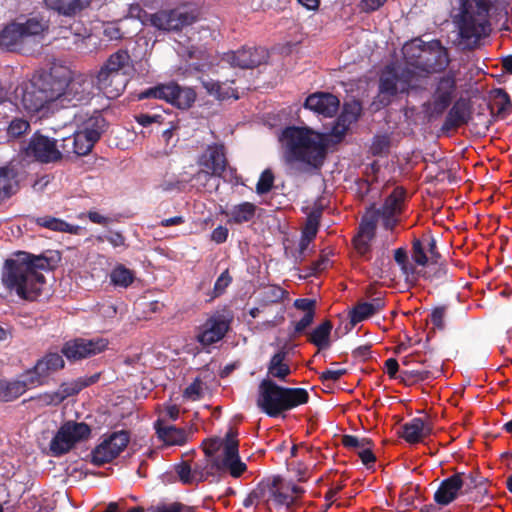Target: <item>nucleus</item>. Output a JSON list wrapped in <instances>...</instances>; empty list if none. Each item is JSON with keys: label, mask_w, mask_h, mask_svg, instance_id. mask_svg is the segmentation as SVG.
<instances>
[{"label": "nucleus", "mask_w": 512, "mask_h": 512, "mask_svg": "<svg viewBox=\"0 0 512 512\" xmlns=\"http://www.w3.org/2000/svg\"><path fill=\"white\" fill-rule=\"evenodd\" d=\"M406 67L388 66L380 79V93L389 96L406 92L418 86V77L422 73L444 70L449 64L446 48L440 41L434 40L422 46L415 40L403 46Z\"/></svg>", "instance_id": "obj_1"}, {"label": "nucleus", "mask_w": 512, "mask_h": 512, "mask_svg": "<svg viewBox=\"0 0 512 512\" xmlns=\"http://www.w3.org/2000/svg\"><path fill=\"white\" fill-rule=\"evenodd\" d=\"M47 258L18 252L5 261L1 281L9 292L25 300H35L45 286L43 271H48Z\"/></svg>", "instance_id": "obj_2"}, {"label": "nucleus", "mask_w": 512, "mask_h": 512, "mask_svg": "<svg viewBox=\"0 0 512 512\" xmlns=\"http://www.w3.org/2000/svg\"><path fill=\"white\" fill-rule=\"evenodd\" d=\"M279 141L287 163L299 162L308 168L322 165L327 146L322 134L308 128L287 127L280 134Z\"/></svg>", "instance_id": "obj_3"}, {"label": "nucleus", "mask_w": 512, "mask_h": 512, "mask_svg": "<svg viewBox=\"0 0 512 512\" xmlns=\"http://www.w3.org/2000/svg\"><path fill=\"white\" fill-rule=\"evenodd\" d=\"M489 10L488 0H460L459 11L453 16V23L466 47H474L480 39L489 35Z\"/></svg>", "instance_id": "obj_4"}, {"label": "nucleus", "mask_w": 512, "mask_h": 512, "mask_svg": "<svg viewBox=\"0 0 512 512\" xmlns=\"http://www.w3.org/2000/svg\"><path fill=\"white\" fill-rule=\"evenodd\" d=\"M309 401V394L303 388H286L277 385L271 379H263L258 386L256 404L270 417H276L284 411L294 409Z\"/></svg>", "instance_id": "obj_5"}, {"label": "nucleus", "mask_w": 512, "mask_h": 512, "mask_svg": "<svg viewBox=\"0 0 512 512\" xmlns=\"http://www.w3.org/2000/svg\"><path fill=\"white\" fill-rule=\"evenodd\" d=\"M236 437L237 433L231 429L226 434L223 443L219 439L204 442V452L207 459L213 456L223 445V459L217 467L227 469L233 477H239L246 470V465L238 455V440Z\"/></svg>", "instance_id": "obj_6"}, {"label": "nucleus", "mask_w": 512, "mask_h": 512, "mask_svg": "<svg viewBox=\"0 0 512 512\" xmlns=\"http://www.w3.org/2000/svg\"><path fill=\"white\" fill-rule=\"evenodd\" d=\"M91 436V428L84 422L69 420L63 423L52 438L49 449L53 456L68 453L76 445L87 441Z\"/></svg>", "instance_id": "obj_7"}, {"label": "nucleus", "mask_w": 512, "mask_h": 512, "mask_svg": "<svg viewBox=\"0 0 512 512\" xmlns=\"http://www.w3.org/2000/svg\"><path fill=\"white\" fill-rule=\"evenodd\" d=\"M199 19L196 8L179 6L175 8L161 9L152 14L150 26L159 31L177 32L194 24Z\"/></svg>", "instance_id": "obj_8"}, {"label": "nucleus", "mask_w": 512, "mask_h": 512, "mask_svg": "<svg viewBox=\"0 0 512 512\" xmlns=\"http://www.w3.org/2000/svg\"><path fill=\"white\" fill-rule=\"evenodd\" d=\"M48 30V23L33 17L25 22H11L0 32V47L14 50L25 39L43 35Z\"/></svg>", "instance_id": "obj_9"}, {"label": "nucleus", "mask_w": 512, "mask_h": 512, "mask_svg": "<svg viewBox=\"0 0 512 512\" xmlns=\"http://www.w3.org/2000/svg\"><path fill=\"white\" fill-rule=\"evenodd\" d=\"M140 99L155 98L164 100L180 109H188L196 100V93L188 87H180L176 82L159 84L141 92Z\"/></svg>", "instance_id": "obj_10"}, {"label": "nucleus", "mask_w": 512, "mask_h": 512, "mask_svg": "<svg viewBox=\"0 0 512 512\" xmlns=\"http://www.w3.org/2000/svg\"><path fill=\"white\" fill-rule=\"evenodd\" d=\"M23 153L27 158L44 164L55 163L61 160L57 141L40 132H35L31 136L27 145L23 148Z\"/></svg>", "instance_id": "obj_11"}, {"label": "nucleus", "mask_w": 512, "mask_h": 512, "mask_svg": "<svg viewBox=\"0 0 512 512\" xmlns=\"http://www.w3.org/2000/svg\"><path fill=\"white\" fill-rule=\"evenodd\" d=\"M106 128L105 119L101 115L88 118L81 128L73 134L74 144L77 148V156L90 153L95 143L100 139Z\"/></svg>", "instance_id": "obj_12"}, {"label": "nucleus", "mask_w": 512, "mask_h": 512, "mask_svg": "<svg viewBox=\"0 0 512 512\" xmlns=\"http://www.w3.org/2000/svg\"><path fill=\"white\" fill-rule=\"evenodd\" d=\"M71 80V70L62 65H54L49 74L38 82L48 96L50 102L60 100L66 102L68 82Z\"/></svg>", "instance_id": "obj_13"}, {"label": "nucleus", "mask_w": 512, "mask_h": 512, "mask_svg": "<svg viewBox=\"0 0 512 512\" xmlns=\"http://www.w3.org/2000/svg\"><path fill=\"white\" fill-rule=\"evenodd\" d=\"M15 94L19 101L14 103L16 110H23L29 114L37 113L50 102L38 80L21 85L16 89Z\"/></svg>", "instance_id": "obj_14"}, {"label": "nucleus", "mask_w": 512, "mask_h": 512, "mask_svg": "<svg viewBox=\"0 0 512 512\" xmlns=\"http://www.w3.org/2000/svg\"><path fill=\"white\" fill-rule=\"evenodd\" d=\"M474 484L471 474L456 473L443 480L434 494L437 504L446 506L453 502L461 492L462 488L470 489Z\"/></svg>", "instance_id": "obj_15"}, {"label": "nucleus", "mask_w": 512, "mask_h": 512, "mask_svg": "<svg viewBox=\"0 0 512 512\" xmlns=\"http://www.w3.org/2000/svg\"><path fill=\"white\" fill-rule=\"evenodd\" d=\"M108 341L104 338L85 339L78 338L66 342L62 353L68 360H81L97 355L106 350Z\"/></svg>", "instance_id": "obj_16"}, {"label": "nucleus", "mask_w": 512, "mask_h": 512, "mask_svg": "<svg viewBox=\"0 0 512 512\" xmlns=\"http://www.w3.org/2000/svg\"><path fill=\"white\" fill-rule=\"evenodd\" d=\"M128 442V434L124 431L111 434L93 450L92 462L96 465H102L112 461L123 451Z\"/></svg>", "instance_id": "obj_17"}, {"label": "nucleus", "mask_w": 512, "mask_h": 512, "mask_svg": "<svg viewBox=\"0 0 512 512\" xmlns=\"http://www.w3.org/2000/svg\"><path fill=\"white\" fill-rule=\"evenodd\" d=\"M304 493L303 488L290 482H283L281 479H274L269 488L268 503L276 507L285 506L289 509L296 504Z\"/></svg>", "instance_id": "obj_18"}, {"label": "nucleus", "mask_w": 512, "mask_h": 512, "mask_svg": "<svg viewBox=\"0 0 512 512\" xmlns=\"http://www.w3.org/2000/svg\"><path fill=\"white\" fill-rule=\"evenodd\" d=\"M200 174L220 177L227 168V159L223 145H210L199 157Z\"/></svg>", "instance_id": "obj_19"}, {"label": "nucleus", "mask_w": 512, "mask_h": 512, "mask_svg": "<svg viewBox=\"0 0 512 512\" xmlns=\"http://www.w3.org/2000/svg\"><path fill=\"white\" fill-rule=\"evenodd\" d=\"M64 360L58 353H48L37 361L32 370L27 371L29 381L34 385L47 383L49 376L64 367Z\"/></svg>", "instance_id": "obj_20"}, {"label": "nucleus", "mask_w": 512, "mask_h": 512, "mask_svg": "<svg viewBox=\"0 0 512 512\" xmlns=\"http://www.w3.org/2000/svg\"><path fill=\"white\" fill-rule=\"evenodd\" d=\"M128 82L127 77L121 73L111 72L101 67L95 76V86L108 98L118 97L125 89Z\"/></svg>", "instance_id": "obj_21"}, {"label": "nucleus", "mask_w": 512, "mask_h": 512, "mask_svg": "<svg viewBox=\"0 0 512 512\" xmlns=\"http://www.w3.org/2000/svg\"><path fill=\"white\" fill-rule=\"evenodd\" d=\"M229 329V321L223 315H214L201 325L197 334V340L203 346H208L220 341Z\"/></svg>", "instance_id": "obj_22"}, {"label": "nucleus", "mask_w": 512, "mask_h": 512, "mask_svg": "<svg viewBox=\"0 0 512 512\" xmlns=\"http://www.w3.org/2000/svg\"><path fill=\"white\" fill-rule=\"evenodd\" d=\"M265 51L262 48H242L236 52L226 53L223 61L233 67L251 69L260 65L265 59Z\"/></svg>", "instance_id": "obj_23"}, {"label": "nucleus", "mask_w": 512, "mask_h": 512, "mask_svg": "<svg viewBox=\"0 0 512 512\" xmlns=\"http://www.w3.org/2000/svg\"><path fill=\"white\" fill-rule=\"evenodd\" d=\"M339 106L340 101L336 96L324 92L311 94L305 101L307 109L323 117L334 116L338 112Z\"/></svg>", "instance_id": "obj_24"}, {"label": "nucleus", "mask_w": 512, "mask_h": 512, "mask_svg": "<svg viewBox=\"0 0 512 512\" xmlns=\"http://www.w3.org/2000/svg\"><path fill=\"white\" fill-rule=\"evenodd\" d=\"M405 193L402 188H395L393 192L386 198L381 210L375 214L382 218L386 228H392L397 222V215L401 213Z\"/></svg>", "instance_id": "obj_25"}, {"label": "nucleus", "mask_w": 512, "mask_h": 512, "mask_svg": "<svg viewBox=\"0 0 512 512\" xmlns=\"http://www.w3.org/2000/svg\"><path fill=\"white\" fill-rule=\"evenodd\" d=\"M92 87V80L81 74L74 75L71 71V80L68 82L66 102L76 105L77 103L88 100L92 94Z\"/></svg>", "instance_id": "obj_26"}, {"label": "nucleus", "mask_w": 512, "mask_h": 512, "mask_svg": "<svg viewBox=\"0 0 512 512\" xmlns=\"http://www.w3.org/2000/svg\"><path fill=\"white\" fill-rule=\"evenodd\" d=\"M361 107L357 102L346 103L336 123L332 127L331 137L341 140L348 131L351 124L357 121Z\"/></svg>", "instance_id": "obj_27"}, {"label": "nucleus", "mask_w": 512, "mask_h": 512, "mask_svg": "<svg viewBox=\"0 0 512 512\" xmlns=\"http://www.w3.org/2000/svg\"><path fill=\"white\" fill-rule=\"evenodd\" d=\"M431 433L432 425L428 420L423 418H413L402 426L401 436L406 442L415 444L422 442Z\"/></svg>", "instance_id": "obj_28"}, {"label": "nucleus", "mask_w": 512, "mask_h": 512, "mask_svg": "<svg viewBox=\"0 0 512 512\" xmlns=\"http://www.w3.org/2000/svg\"><path fill=\"white\" fill-rule=\"evenodd\" d=\"M155 428L159 439L168 446L184 445L189 437V433L183 429L172 425L155 423Z\"/></svg>", "instance_id": "obj_29"}, {"label": "nucleus", "mask_w": 512, "mask_h": 512, "mask_svg": "<svg viewBox=\"0 0 512 512\" xmlns=\"http://www.w3.org/2000/svg\"><path fill=\"white\" fill-rule=\"evenodd\" d=\"M44 2L59 14L72 17L88 7L91 0H44Z\"/></svg>", "instance_id": "obj_30"}, {"label": "nucleus", "mask_w": 512, "mask_h": 512, "mask_svg": "<svg viewBox=\"0 0 512 512\" xmlns=\"http://www.w3.org/2000/svg\"><path fill=\"white\" fill-rule=\"evenodd\" d=\"M102 67L114 73H121L123 77H127L133 64L128 51L120 49L111 54Z\"/></svg>", "instance_id": "obj_31"}, {"label": "nucleus", "mask_w": 512, "mask_h": 512, "mask_svg": "<svg viewBox=\"0 0 512 512\" xmlns=\"http://www.w3.org/2000/svg\"><path fill=\"white\" fill-rule=\"evenodd\" d=\"M291 374V369L287 361V354L284 351L275 353L267 366V379L275 378L284 381Z\"/></svg>", "instance_id": "obj_32"}, {"label": "nucleus", "mask_w": 512, "mask_h": 512, "mask_svg": "<svg viewBox=\"0 0 512 512\" xmlns=\"http://www.w3.org/2000/svg\"><path fill=\"white\" fill-rule=\"evenodd\" d=\"M256 205L251 202H243L232 206L229 210L223 213L227 217V222L230 224H242L251 221L256 213Z\"/></svg>", "instance_id": "obj_33"}, {"label": "nucleus", "mask_w": 512, "mask_h": 512, "mask_svg": "<svg viewBox=\"0 0 512 512\" xmlns=\"http://www.w3.org/2000/svg\"><path fill=\"white\" fill-rule=\"evenodd\" d=\"M202 85L207 93L219 100L238 99L237 91L228 83H220L212 79L202 80Z\"/></svg>", "instance_id": "obj_34"}, {"label": "nucleus", "mask_w": 512, "mask_h": 512, "mask_svg": "<svg viewBox=\"0 0 512 512\" xmlns=\"http://www.w3.org/2000/svg\"><path fill=\"white\" fill-rule=\"evenodd\" d=\"M109 279L113 286L127 288L134 282L135 272L123 264H117L110 271Z\"/></svg>", "instance_id": "obj_35"}, {"label": "nucleus", "mask_w": 512, "mask_h": 512, "mask_svg": "<svg viewBox=\"0 0 512 512\" xmlns=\"http://www.w3.org/2000/svg\"><path fill=\"white\" fill-rule=\"evenodd\" d=\"M37 385L31 384L29 381V374L26 372L24 380L14 381L6 384L5 388L0 394L4 401H11L21 396L27 389L36 387Z\"/></svg>", "instance_id": "obj_36"}, {"label": "nucleus", "mask_w": 512, "mask_h": 512, "mask_svg": "<svg viewBox=\"0 0 512 512\" xmlns=\"http://www.w3.org/2000/svg\"><path fill=\"white\" fill-rule=\"evenodd\" d=\"M179 479L185 484H194L205 480L206 472L193 470L192 464L183 462L176 467Z\"/></svg>", "instance_id": "obj_37"}, {"label": "nucleus", "mask_w": 512, "mask_h": 512, "mask_svg": "<svg viewBox=\"0 0 512 512\" xmlns=\"http://www.w3.org/2000/svg\"><path fill=\"white\" fill-rule=\"evenodd\" d=\"M37 224L44 228L53 230V231L67 232L70 234H75L78 229V227L73 226V225L65 222L64 220L50 217V216H44V217L38 218Z\"/></svg>", "instance_id": "obj_38"}, {"label": "nucleus", "mask_w": 512, "mask_h": 512, "mask_svg": "<svg viewBox=\"0 0 512 512\" xmlns=\"http://www.w3.org/2000/svg\"><path fill=\"white\" fill-rule=\"evenodd\" d=\"M332 330L330 321H325L316 327L310 334V341L319 349L327 348L330 344L329 337Z\"/></svg>", "instance_id": "obj_39"}, {"label": "nucleus", "mask_w": 512, "mask_h": 512, "mask_svg": "<svg viewBox=\"0 0 512 512\" xmlns=\"http://www.w3.org/2000/svg\"><path fill=\"white\" fill-rule=\"evenodd\" d=\"M381 307L382 305L379 301L375 303L365 302L358 304L351 312L352 323L355 324L361 322L364 319L374 315L381 309Z\"/></svg>", "instance_id": "obj_40"}, {"label": "nucleus", "mask_w": 512, "mask_h": 512, "mask_svg": "<svg viewBox=\"0 0 512 512\" xmlns=\"http://www.w3.org/2000/svg\"><path fill=\"white\" fill-rule=\"evenodd\" d=\"M29 121L23 118H14L6 129V134L9 140H17L30 131Z\"/></svg>", "instance_id": "obj_41"}, {"label": "nucleus", "mask_w": 512, "mask_h": 512, "mask_svg": "<svg viewBox=\"0 0 512 512\" xmlns=\"http://www.w3.org/2000/svg\"><path fill=\"white\" fill-rule=\"evenodd\" d=\"M511 108V101L507 93L502 90L496 91L493 101L492 110L502 117H505Z\"/></svg>", "instance_id": "obj_42"}, {"label": "nucleus", "mask_w": 512, "mask_h": 512, "mask_svg": "<svg viewBox=\"0 0 512 512\" xmlns=\"http://www.w3.org/2000/svg\"><path fill=\"white\" fill-rule=\"evenodd\" d=\"M15 183L14 176L9 170L0 169V200L13 193Z\"/></svg>", "instance_id": "obj_43"}, {"label": "nucleus", "mask_w": 512, "mask_h": 512, "mask_svg": "<svg viewBox=\"0 0 512 512\" xmlns=\"http://www.w3.org/2000/svg\"><path fill=\"white\" fill-rule=\"evenodd\" d=\"M285 296V290L279 286L270 285L265 287L261 292V301L264 305L278 303Z\"/></svg>", "instance_id": "obj_44"}, {"label": "nucleus", "mask_w": 512, "mask_h": 512, "mask_svg": "<svg viewBox=\"0 0 512 512\" xmlns=\"http://www.w3.org/2000/svg\"><path fill=\"white\" fill-rule=\"evenodd\" d=\"M86 385L87 383L81 380L62 383L56 392L61 402H63L66 398L78 394Z\"/></svg>", "instance_id": "obj_45"}, {"label": "nucleus", "mask_w": 512, "mask_h": 512, "mask_svg": "<svg viewBox=\"0 0 512 512\" xmlns=\"http://www.w3.org/2000/svg\"><path fill=\"white\" fill-rule=\"evenodd\" d=\"M274 179V174L270 169L264 170L257 182L256 192L260 195L268 193L273 187Z\"/></svg>", "instance_id": "obj_46"}, {"label": "nucleus", "mask_w": 512, "mask_h": 512, "mask_svg": "<svg viewBox=\"0 0 512 512\" xmlns=\"http://www.w3.org/2000/svg\"><path fill=\"white\" fill-rule=\"evenodd\" d=\"M454 86H455V81L452 76L443 77L440 80V82L438 84L437 91L439 93V98L442 102H444V103L448 102L451 92L454 89Z\"/></svg>", "instance_id": "obj_47"}, {"label": "nucleus", "mask_w": 512, "mask_h": 512, "mask_svg": "<svg viewBox=\"0 0 512 512\" xmlns=\"http://www.w3.org/2000/svg\"><path fill=\"white\" fill-rule=\"evenodd\" d=\"M127 18L139 20L142 25H150L152 14L147 13L139 4H132L128 9Z\"/></svg>", "instance_id": "obj_48"}, {"label": "nucleus", "mask_w": 512, "mask_h": 512, "mask_svg": "<svg viewBox=\"0 0 512 512\" xmlns=\"http://www.w3.org/2000/svg\"><path fill=\"white\" fill-rule=\"evenodd\" d=\"M342 443L345 447L355 449L357 452L364 449L366 446H371V440L368 438H358L353 435H345L342 438Z\"/></svg>", "instance_id": "obj_49"}, {"label": "nucleus", "mask_w": 512, "mask_h": 512, "mask_svg": "<svg viewBox=\"0 0 512 512\" xmlns=\"http://www.w3.org/2000/svg\"><path fill=\"white\" fill-rule=\"evenodd\" d=\"M375 225L376 219L374 215L370 218L365 216L359 226V232L357 236L371 240L374 236Z\"/></svg>", "instance_id": "obj_50"}, {"label": "nucleus", "mask_w": 512, "mask_h": 512, "mask_svg": "<svg viewBox=\"0 0 512 512\" xmlns=\"http://www.w3.org/2000/svg\"><path fill=\"white\" fill-rule=\"evenodd\" d=\"M390 147V138L387 135L376 136L371 145V151L374 155H381L388 151Z\"/></svg>", "instance_id": "obj_51"}, {"label": "nucleus", "mask_w": 512, "mask_h": 512, "mask_svg": "<svg viewBox=\"0 0 512 512\" xmlns=\"http://www.w3.org/2000/svg\"><path fill=\"white\" fill-rule=\"evenodd\" d=\"M447 308L445 306L436 307L432 310L430 318L435 328L443 330L445 327V318Z\"/></svg>", "instance_id": "obj_52"}, {"label": "nucleus", "mask_w": 512, "mask_h": 512, "mask_svg": "<svg viewBox=\"0 0 512 512\" xmlns=\"http://www.w3.org/2000/svg\"><path fill=\"white\" fill-rule=\"evenodd\" d=\"M202 395L203 383L199 379H196L184 391V397L192 401L200 399Z\"/></svg>", "instance_id": "obj_53"}, {"label": "nucleus", "mask_w": 512, "mask_h": 512, "mask_svg": "<svg viewBox=\"0 0 512 512\" xmlns=\"http://www.w3.org/2000/svg\"><path fill=\"white\" fill-rule=\"evenodd\" d=\"M449 122L453 126H460L467 121V114L464 108L454 106L449 112Z\"/></svg>", "instance_id": "obj_54"}, {"label": "nucleus", "mask_w": 512, "mask_h": 512, "mask_svg": "<svg viewBox=\"0 0 512 512\" xmlns=\"http://www.w3.org/2000/svg\"><path fill=\"white\" fill-rule=\"evenodd\" d=\"M387 0H359L358 8L361 12L371 13L380 9Z\"/></svg>", "instance_id": "obj_55"}, {"label": "nucleus", "mask_w": 512, "mask_h": 512, "mask_svg": "<svg viewBox=\"0 0 512 512\" xmlns=\"http://www.w3.org/2000/svg\"><path fill=\"white\" fill-rule=\"evenodd\" d=\"M232 281L231 276L229 275L228 271H224L216 280L214 285V293L216 296L221 295L224 293L226 288L230 285Z\"/></svg>", "instance_id": "obj_56"}, {"label": "nucleus", "mask_w": 512, "mask_h": 512, "mask_svg": "<svg viewBox=\"0 0 512 512\" xmlns=\"http://www.w3.org/2000/svg\"><path fill=\"white\" fill-rule=\"evenodd\" d=\"M59 149H60V153H61V159L64 156H67V157H69L71 155L77 156V148H76V144H74L73 135L70 137L64 138Z\"/></svg>", "instance_id": "obj_57"}, {"label": "nucleus", "mask_w": 512, "mask_h": 512, "mask_svg": "<svg viewBox=\"0 0 512 512\" xmlns=\"http://www.w3.org/2000/svg\"><path fill=\"white\" fill-rule=\"evenodd\" d=\"M318 230V221L316 216H309L305 228L303 230L302 236L313 240L317 234Z\"/></svg>", "instance_id": "obj_58"}, {"label": "nucleus", "mask_w": 512, "mask_h": 512, "mask_svg": "<svg viewBox=\"0 0 512 512\" xmlns=\"http://www.w3.org/2000/svg\"><path fill=\"white\" fill-rule=\"evenodd\" d=\"M178 416H179V407L174 404L167 405L162 410L161 417L156 423H159L161 421L162 424H165L166 419L176 420L178 418Z\"/></svg>", "instance_id": "obj_59"}, {"label": "nucleus", "mask_w": 512, "mask_h": 512, "mask_svg": "<svg viewBox=\"0 0 512 512\" xmlns=\"http://www.w3.org/2000/svg\"><path fill=\"white\" fill-rule=\"evenodd\" d=\"M413 260L416 264L425 266L427 264L428 258L424 253V250L419 242L414 243L413 245Z\"/></svg>", "instance_id": "obj_60"}, {"label": "nucleus", "mask_w": 512, "mask_h": 512, "mask_svg": "<svg viewBox=\"0 0 512 512\" xmlns=\"http://www.w3.org/2000/svg\"><path fill=\"white\" fill-rule=\"evenodd\" d=\"M346 373L345 369H327L322 372L321 379L323 381L335 382Z\"/></svg>", "instance_id": "obj_61"}, {"label": "nucleus", "mask_w": 512, "mask_h": 512, "mask_svg": "<svg viewBox=\"0 0 512 512\" xmlns=\"http://www.w3.org/2000/svg\"><path fill=\"white\" fill-rule=\"evenodd\" d=\"M314 319V312H308L304 313L302 318L295 323V332L301 333L304 331L312 322Z\"/></svg>", "instance_id": "obj_62"}, {"label": "nucleus", "mask_w": 512, "mask_h": 512, "mask_svg": "<svg viewBox=\"0 0 512 512\" xmlns=\"http://www.w3.org/2000/svg\"><path fill=\"white\" fill-rule=\"evenodd\" d=\"M371 240L356 236L354 238V247L360 255H365L369 251V243Z\"/></svg>", "instance_id": "obj_63"}, {"label": "nucleus", "mask_w": 512, "mask_h": 512, "mask_svg": "<svg viewBox=\"0 0 512 512\" xmlns=\"http://www.w3.org/2000/svg\"><path fill=\"white\" fill-rule=\"evenodd\" d=\"M228 237V229L223 226H218L211 233V239L220 244L227 240Z\"/></svg>", "instance_id": "obj_64"}]
</instances>
